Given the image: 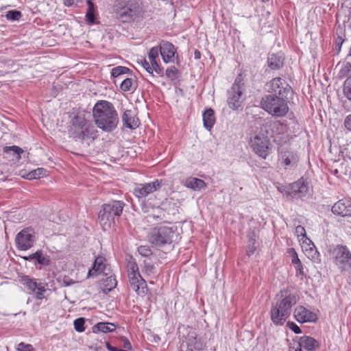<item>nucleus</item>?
Masks as SVG:
<instances>
[{
	"label": "nucleus",
	"mask_w": 351,
	"mask_h": 351,
	"mask_svg": "<svg viewBox=\"0 0 351 351\" xmlns=\"http://www.w3.org/2000/svg\"><path fill=\"white\" fill-rule=\"evenodd\" d=\"M64 3L66 6L70 7L75 3V0H64Z\"/></svg>",
	"instance_id": "nucleus-58"
},
{
	"label": "nucleus",
	"mask_w": 351,
	"mask_h": 351,
	"mask_svg": "<svg viewBox=\"0 0 351 351\" xmlns=\"http://www.w3.org/2000/svg\"><path fill=\"white\" fill-rule=\"evenodd\" d=\"M278 161L285 169L293 168L297 165L298 156L293 152L281 150L278 154Z\"/></svg>",
	"instance_id": "nucleus-17"
},
{
	"label": "nucleus",
	"mask_w": 351,
	"mask_h": 351,
	"mask_svg": "<svg viewBox=\"0 0 351 351\" xmlns=\"http://www.w3.org/2000/svg\"><path fill=\"white\" fill-rule=\"evenodd\" d=\"M332 263L341 271L351 268V252L346 246L337 245L330 251Z\"/></svg>",
	"instance_id": "nucleus-8"
},
{
	"label": "nucleus",
	"mask_w": 351,
	"mask_h": 351,
	"mask_svg": "<svg viewBox=\"0 0 351 351\" xmlns=\"http://www.w3.org/2000/svg\"><path fill=\"white\" fill-rule=\"evenodd\" d=\"M332 212L341 217L351 216V201L348 199L338 201L332 206Z\"/></svg>",
	"instance_id": "nucleus-19"
},
{
	"label": "nucleus",
	"mask_w": 351,
	"mask_h": 351,
	"mask_svg": "<svg viewBox=\"0 0 351 351\" xmlns=\"http://www.w3.org/2000/svg\"><path fill=\"white\" fill-rule=\"evenodd\" d=\"M138 253L145 257H148L152 254V250L148 246L141 245L138 247Z\"/></svg>",
	"instance_id": "nucleus-46"
},
{
	"label": "nucleus",
	"mask_w": 351,
	"mask_h": 351,
	"mask_svg": "<svg viewBox=\"0 0 351 351\" xmlns=\"http://www.w3.org/2000/svg\"><path fill=\"white\" fill-rule=\"evenodd\" d=\"M47 170L44 168H38L32 171L27 174V178L29 180L38 179L47 176Z\"/></svg>",
	"instance_id": "nucleus-38"
},
{
	"label": "nucleus",
	"mask_w": 351,
	"mask_h": 351,
	"mask_svg": "<svg viewBox=\"0 0 351 351\" xmlns=\"http://www.w3.org/2000/svg\"><path fill=\"white\" fill-rule=\"evenodd\" d=\"M122 120L124 125L130 129H136L140 125L138 119L136 117L134 112L130 110H127L124 112Z\"/></svg>",
	"instance_id": "nucleus-22"
},
{
	"label": "nucleus",
	"mask_w": 351,
	"mask_h": 351,
	"mask_svg": "<svg viewBox=\"0 0 351 351\" xmlns=\"http://www.w3.org/2000/svg\"><path fill=\"white\" fill-rule=\"evenodd\" d=\"M93 118L97 126L104 132L115 130L119 123V116L114 106L107 101H99L93 109Z\"/></svg>",
	"instance_id": "nucleus-1"
},
{
	"label": "nucleus",
	"mask_w": 351,
	"mask_h": 351,
	"mask_svg": "<svg viewBox=\"0 0 351 351\" xmlns=\"http://www.w3.org/2000/svg\"><path fill=\"white\" fill-rule=\"evenodd\" d=\"M268 127V131L272 130L273 134L271 135L274 138V141L279 143L286 142L289 139L287 133V127L281 123H274L270 125H264Z\"/></svg>",
	"instance_id": "nucleus-16"
},
{
	"label": "nucleus",
	"mask_w": 351,
	"mask_h": 351,
	"mask_svg": "<svg viewBox=\"0 0 351 351\" xmlns=\"http://www.w3.org/2000/svg\"><path fill=\"white\" fill-rule=\"evenodd\" d=\"M343 90L345 97L351 101V76L348 77L344 82Z\"/></svg>",
	"instance_id": "nucleus-40"
},
{
	"label": "nucleus",
	"mask_w": 351,
	"mask_h": 351,
	"mask_svg": "<svg viewBox=\"0 0 351 351\" xmlns=\"http://www.w3.org/2000/svg\"><path fill=\"white\" fill-rule=\"evenodd\" d=\"M270 311L271 319L275 325L281 326L291 315V308L297 303V299L293 294L287 291H280Z\"/></svg>",
	"instance_id": "nucleus-2"
},
{
	"label": "nucleus",
	"mask_w": 351,
	"mask_h": 351,
	"mask_svg": "<svg viewBox=\"0 0 351 351\" xmlns=\"http://www.w3.org/2000/svg\"><path fill=\"white\" fill-rule=\"evenodd\" d=\"M21 16V12L18 10H10L5 14L6 19L9 21H18Z\"/></svg>",
	"instance_id": "nucleus-41"
},
{
	"label": "nucleus",
	"mask_w": 351,
	"mask_h": 351,
	"mask_svg": "<svg viewBox=\"0 0 351 351\" xmlns=\"http://www.w3.org/2000/svg\"><path fill=\"white\" fill-rule=\"evenodd\" d=\"M129 280L131 288L138 295H144L145 293L146 282L142 277L130 278Z\"/></svg>",
	"instance_id": "nucleus-25"
},
{
	"label": "nucleus",
	"mask_w": 351,
	"mask_h": 351,
	"mask_svg": "<svg viewBox=\"0 0 351 351\" xmlns=\"http://www.w3.org/2000/svg\"><path fill=\"white\" fill-rule=\"evenodd\" d=\"M69 133L76 141L86 143L88 145L97 137V131L94 126L81 116H76L72 120Z\"/></svg>",
	"instance_id": "nucleus-3"
},
{
	"label": "nucleus",
	"mask_w": 351,
	"mask_h": 351,
	"mask_svg": "<svg viewBox=\"0 0 351 351\" xmlns=\"http://www.w3.org/2000/svg\"><path fill=\"white\" fill-rule=\"evenodd\" d=\"M106 348L108 349V351H125L124 350L119 349V348H117L116 347H114V346H111L110 344V343H108V342H106Z\"/></svg>",
	"instance_id": "nucleus-55"
},
{
	"label": "nucleus",
	"mask_w": 351,
	"mask_h": 351,
	"mask_svg": "<svg viewBox=\"0 0 351 351\" xmlns=\"http://www.w3.org/2000/svg\"><path fill=\"white\" fill-rule=\"evenodd\" d=\"M202 345L195 338L190 337L187 340V350L186 351H199Z\"/></svg>",
	"instance_id": "nucleus-39"
},
{
	"label": "nucleus",
	"mask_w": 351,
	"mask_h": 351,
	"mask_svg": "<svg viewBox=\"0 0 351 351\" xmlns=\"http://www.w3.org/2000/svg\"><path fill=\"white\" fill-rule=\"evenodd\" d=\"M113 10L116 17L123 23L134 21L140 13L137 0H116Z\"/></svg>",
	"instance_id": "nucleus-6"
},
{
	"label": "nucleus",
	"mask_w": 351,
	"mask_h": 351,
	"mask_svg": "<svg viewBox=\"0 0 351 351\" xmlns=\"http://www.w3.org/2000/svg\"><path fill=\"white\" fill-rule=\"evenodd\" d=\"M244 101L243 88L236 82L232 84L228 93V104L230 108L238 110Z\"/></svg>",
	"instance_id": "nucleus-13"
},
{
	"label": "nucleus",
	"mask_w": 351,
	"mask_h": 351,
	"mask_svg": "<svg viewBox=\"0 0 351 351\" xmlns=\"http://www.w3.org/2000/svg\"><path fill=\"white\" fill-rule=\"evenodd\" d=\"M268 65L272 69H278L283 65V58L281 55L271 54L268 58Z\"/></svg>",
	"instance_id": "nucleus-30"
},
{
	"label": "nucleus",
	"mask_w": 351,
	"mask_h": 351,
	"mask_svg": "<svg viewBox=\"0 0 351 351\" xmlns=\"http://www.w3.org/2000/svg\"><path fill=\"white\" fill-rule=\"evenodd\" d=\"M294 317L300 323L314 322L317 320L316 314L302 306H298L295 309Z\"/></svg>",
	"instance_id": "nucleus-18"
},
{
	"label": "nucleus",
	"mask_w": 351,
	"mask_h": 351,
	"mask_svg": "<svg viewBox=\"0 0 351 351\" xmlns=\"http://www.w3.org/2000/svg\"><path fill=\"white\" fill-rule=\"evenodd\" d=\"M293 254H294V256H293V259H292L293 264L297 265H299V264L302 263L300 260L298 258L296 252H294Z\"/></svg>",
	"instance_id": "nucleus-56"
},
{
	"label": "nucleus",
	"mask_w": 351,
	"mask_h": 351,
	"mask_svg": "<svg viewBox=\"0 0 351 351\" xmlns=\"http://www.w3.org/2000/svg\"><path fill=\"white\" fill-rule=\"evenodd\" d=\"M3 152L6 154L12 155L15 156L16 160H19L21 158V154L23 153V150L16 145H12L5 147L3 148Z\"/></svg>",
	"instance_id": "nucleus-33"
},
{
	"label": "nucleus",
	"mask_w": 351,
	"mask_h": 351,
	"mask_svg": "<svg viewBox=\"0 0 351 351\" xmlns=\"http://www.w3.org/2000/svg\"><path fill=\"white\" fill-rule=\"evenodd\" d=\"M295 234L297 235L298 238L300 240L304 239V238H308L306 236V230L304 227L302 226H298L295 228Z\"/></svg>",
	"instance_id": "nucleus-45"
},
{
	"label": "nucleus",
	"mask_w": 351,
	"mask_h": 351,
	"mask_svg": "<svg viewBox=\"0 0 351 351\" xmlns=\"http://www.w3.org/2000/svg\"><path fill=\"white\" fill-rule=\"evenodd\" d=\"M177 73H178V70L174 66H171L170 68H168L166 70V76L171 80H173L176 79Z\"/></svg>",
	"instance_id": "nucleus-44"
},
{
	"label": "nucleus",
	"mask_w": 351,
	"mask_h": 351,
	"mask_svg": "<svg viewBox=\"0 0 351 351\" xmlns=\"http://www.w3.org/2000/svg\"><path fill=\"white\" fill-rule=\"evenodd\" d=\"M195 59L200 58V52L199 51H195Z\"/></svg>",
	"instance_id": "nucleus-59"
},
{
	"label": "nucleus",
	"mask_w": 351,
	"mask_h": 351,
	"mask_svg": "<svg viewBox=\"0 0 351 351\" xmlns=\"http://www.w3.org/2000/svg\"><path fill=\"white\" fill-rule=\"evenodd\" d=\"M34 241V232L32 229L22 230L16 237L15 242L18 249L27 250L29 249Z\"/></svg>",
	"instance_id": "nucleus-14"
},
{
	"label": "nucleus",
	"mask_w": 351,
	"mask_h": 351,
	"mask_svg": "<svg viewBox=\"0 0 351 351\" xmlns=\"http://www.w3.org/2000/svg\"><path fill=\"white\" fill-rule=\"evenodd\" d=\"M31 259H36L37 262L43 265H48L50 263V258L42 251H37L29 256Z\"/></svg>",
	"instance_id": "nucleus-32"
},
{
	"label": "nucleus",
	"mask_w": 351,
	"mask_h": 351,
	"mask_svg": "<svg viewBox=\"0 0 351 351\" xmlns=\"http://www.w3.org/2000/svg\"><path fill=\"white\" fill-rule=\"evenodd\" d=\"M106 260L103 256H97L94 261L93 267L89 269L88 278L96 276L97 274L104 273L106 269Z\"/></svg>",
	"instance_id": "nucleus-21"
},
{
	"label": "nucleus",
	"mask_w": 351,
	"mask_h": 351,
	"mask_svg": "<svg viewBox=\"0 0 351 351\" xmlns=\"http://www.w3.org/2000/svg\"><path fill=\"white\" fill-rule=\"evenodd\" d=\"M138 64L141 65V66L149 73L152 74V64L149 63L147 60L143 59L140 62H138Z\"/></svg>",
	"instance_id": "nucleus-47"
},
{
	"label": "nucleus",
	"mask_w": 351,
	"mask_h": 351,
	"mask_svg": "<svg viewBox=\"0 0 351 351\" xmlns=\"http://www.w3.org/2000/svg\"><path fill=\"white\" fill-rule=\"evenodd\" d=\"M306 256L313 262H319L320 261V255L315 245H311V248L306 250L304 252Z\"/></svg>",
	"instance_id": "nucleus-37"
},
{
	"label": "nucleus",
	"mask_w": 351,
	"mask_h": 351,
	"mask_svg": "<svg viewBox=\"0 0 351 351\" xmlns=\"http://www.w3.org/2000/svg\"><path fill=\"white\" fill-rule=\"evenodd\" d=\"M183 184L186 187L195 191H200L206 186V184L203 180L193 177L186 178L183 182Z\"/></svg>",
	"instance_id": "nucleus-24"
},
{
	"label": "nucleus",
	"mask_w": 351,
	"mask_h": 351,
	"mask_svg": "<svg viewBox=\"0 0 351 351\" xmlns=\"http://www.w3.org/2000/svg\"><path fill=\"white\" fill-rule=\"evenodd\" d=\"M120 88L124 92H133L136 88V84L133 78L124 77L120 84Z\"/></svg>",
	"instance_id": "nucleus-29"
},
{
	"label": "nucleus",
	"mask_w": 351,
	"mask_h": 351,
	"mask_svg": "<svg viewBox=\"0 0 351 351\" xmlns=\"http://www.w3.org/2000/svg\"><path fill=\"white\" fill-rule=\"evenodd\" d=\"M285 195L291 197H303L309 193L308 182L303 178L290 184L289 186L278 188Z\"/></svg>",
	"instance_id": "nucleus-11"
},
{
	"label": "nucleus",
	"mask_w": 351,
	"mask_h": 351,
	"mask_svg": "<svg viewBox=\"0 0 351 351\" xmlns=\"http://www.w3.org/2000/svg\"><path fill=\"white\" fill-rule=\"evenodd\" d=\"M176 50L173 44L165 42L160 47V53L165 63L173 62Z\"/></svg>",
	"instance_id": "nucleus-20"
},
{
	"label": "nucleus",
	"mask_w": 351,
	"mask_h": 351,
	"mask_svg": "<svg viewBox=\"0 0 351 351\" xmlns=\"http://www.w3.org/2000/svg\"><path fill=\"white\" fill-rule=\"evenodd\" d=\"M295 270H296V276L300 277V278L302 279V278L304 275L302 264L300 263L299 265H297L295 266Z\"/></svg>",
	"instance_id": "nucleus-52"
},
{
	"label": "nucleus",
	"mask_w": 351,
	"mask_h": 351,
	"mask_svg": "<svg viewBox=\"0 0 351 351\" xmlns=\"http://www.w3.org/2000/svg\"><path fill=\"white\" fill-rule=\"evenodd\" d=\"M84 318L80 317L77 318L74 321V328L77 332H82L85 330L84 325Z\"/></svg>",
	"instance_id": "nucleus-43"
},
{
	"label": "nucleus",
	"mask_w": 351,
	"mask_h": 351,
	"mask_svg": "<svg viewBox=\"0 0 351 351\" xmlns=\"http://www.w3.org/2000/svg\"><path fill=\"white\" fill-rule=\"evenodd\" d=\"M300 241L301 242L302 248L304 252L306 250L311 248V245H314L308 238H304V239L300 240Z\"/></svg>",
	"instance_id": "nucleus-48"
},
{
	"label": "nucleus",
	"mask_w": 351,
	"mask_h": 351,
	"mask_svg": "<svg viewBox=\"0 0 351 351\" xmlns=\"http://www.w3.org/2000/svg\"><path fill=\"white\" fill-rule=\"evenodd\" d=\"M267 95H276L278 97L289 98L293 95V89L287 82L281 77H274L265 84Z\"/></svg>",
	"instance_id": "nucleus-9"
},
{
	"label": "nucleus",
	"mask_w": 351,
	"mask_h": 351,
	"mask_svg": "<svg viewBox=\"0 0 351 351\" xmlns=\"http://www.w3.org/2000/svg\"><path fill=\"white\" fill-rule=\"evenodd\" d=\"M117 282L114 276L110 275L102 280V290L107 293L116 287Z\"/></svg>",
	"instance_id": "nucleus-28"
},
{
	"label": "nucleus",
	"mask_w": 351,
	"mask_h": 351,
	"mask_svg": "<svg viewBox=\"0 0 351 351\" xmlns=\"http://www.w3.org/2000/svg\"><path fill=\"white\" fill-rule=\"evenodd\" d=\"M128 278H134L141 277L138 271V267L136 261L133 258H130L127 264Z\"/></svg>",
	"instance_id": "nucleus-27"
},
{
	"label": "nucleus",
	"mask_w": 351,
	"mask_h": 351,
	"mask_svg": "<svg viewBox=\"0 0 351 351\" xmlns=\"http://www.w3.org/2000/svg\"><path fill=\"white\" fill-rule=\"evenodd\" d=\"M204 126L208 130H210L215 123V117L214 110L211 108L206 110L203 114Z\"/></svg>",
	"instance_id": "nucleus-26"
},
{
	"label": "nucleus",
	"mask_w": 351,
	"mask_h": 351,
	"mask_svg": "<svg viewBox=\"0 0 351 351\" xmlns=\"http://www.w3.org/2000/svg\"><path fill=\"white\" fill-rule=\"evenodd\" d=\"M289 98L278 97L276 95H265L261 101V108L275 117H283L288 113Z\"/></svg>",
	"instance_id": "nucleus-4"
},
{
	"label": "nucleus",
	"mask_w": 351,
	"mask_h": 351,
	"mask_svg": "<svg viewBox=\"0 0 351 351\" xmlns=\"http://www.w3.org/2000/svg\"><path fill=\"white\" fill-rule=\"evenodd\" d=\"M289 328L294 332L295 334H300L302 332L300 327L293 322H288L287 324Z\"/></svg>",
	"instance_id": "nucleus-51"
},
{
	"label": "nucleus",
	"mask_w": 351,
	"mask_h": 351,
	"mask_svg": "<svg viewBox=\"0 0 351 351\" xmlns=\"http://www.w3.org/2000/svg\"><path fill=\"white\" fill-rule=\"evenodd\" d=\"M161 186V181L156 180L152 182L138 184L134 189V194L138 198L148 196Z\"/></svg>",
	"instance_id": "nucleus-15"
},
{
	"label": "nucleus",
	"mask_w": 351,
	"mask_h": 351,
	"mask_svg": "<svg viewBox=\"0 0 351 351\" xmlns=\"http://www.w3.org/2000/svg\"><path fill=\"white\" fill-rule=\"evenodd\" d=\"M21 283L25 286L31 293L34 294L37 300H43L45 298L44 293L47 291V284L38 282L36 279L24 276L21 279Z\"/></svg>",
	"instance_id": "nucleus-12"
},
{
	"label": "nucleus",
	"mask_w": 351,
	"mask_h": 351,
	"mask_svg": "<svg viewBox=\"0 0 351 351\" xmlns=\"http://www.w3.org/2000/svg\"><path fill=\"white\" fill-rule=\"evenodd\" d=\"M343 125L348 131L351 132V113L344 119Z\"/></svg>",
	"instance_id": "nucleus-50"
},
{
	"label": "nucleus",
	"mask_w": 351,
	"mask_h": 351,
	"mask_svg": "<svg viewBox=\"0 0 351 351\" xmlns=\"http://www.w3.org/2000/svg\"><path fill=\"white\" fill-rule=\"evenodd\" d=\"M175 232L173 227L160 226L154 228L150 234V242L156 247L171 243Z\"/></svg>",
	"instance_id": "nucleus-10"
},
{
	"label": "nucleus",
	"mask_w": 351,
	"mask_h": 351,
	"mask_svg": "<svg viewBox=\"0 0 351 351\" xmlns=\"http://www.w3.org/2000/svg\"><path fill=\"white\" fill-rule=\"evenodd\" d=\"M270 0H262L263 2H269Z\"/></svg>",
	"instance_id": "nucleus-61"
},
{
	"label": "nucleus",
	"mask_w": 351,
	"mask_h": 351,
	"mask_svg": "<svg viewBox=\"0 0 351 351\" xmlns=\"http://www.w3.org/2000/svg\"><path fill=\"white\" fill-rule=\"evenodd\" d=\"M94 332L95 330L98 332L107 333L113 332L116 329V326L112 323L99 322L94 326Z\"/></svg>",
	"instance_id": "nucleus-31"
},
{
	"label": "nucleus",
	"mask_w": 351,
	"mask_h": 351,
	"mask_svg": "<svg viewBox=\"0 0 351 351\" xmlns=\"http://www.w3.org/2000/svg\"><path fill=\"white\" fill-rule=\"evenodd\" d=\"M123 346L125 349L131 350L132 346L130 342L126 338L123 339Z\"/></svg>",
	"instance_id": "nucleus-57"
},
{
	"label": "nucleus",
	"mask_w": 351,
	"mask_h": 351,
	"mask_svg": "<svg viewBox=\"0 0 351 351\" xmlns=\"http://www.w3.org/2000/svg\"><path fill=\"white\" fill-rule=\"evenodd\" d=\"M130 72L129 68L122 66H118L113 68L111 71V75L114 78H121L123 79V75Z\"/></svg>",
	"instance_id": "nucleus-34"
},
{
	"label": "nucleus",
	"mask_w": 351,
	"mask_h": 351,
	"mask_svg": "<svg viewBox=\"0 0 351 351\" xmlns=\"http://www.w3.org/2000/svg\"><path fill=\"white\" fill-rule=\"evenodd\" d=\"M125 204L121 201H112L103 205L99 213V222L104 230H109L114 224L115 217L123 212Z\"/></svg>",
	"instance_id": "nucleus-5"
},
{
	"label": "nucleus",
	"mask_w": 351,
	"mask_h": 351,
	"mask_svg": "<svg viewBox=\"0 0 351 351\" xmlns=\"http://www.w3.org/2000/svg\"><path fill=\"white\" fill-rule=\"evenodd\" d=\"M337 68L339 69V77H345L351 73V64L349 62H343L338 64Z\"/></svg>",
	"instance_id": "nucleus-36"
},
{
	"label": "nucleus",
	"mask_w": 351,
	"mask_h": 351,
	"mask_svg": "<svg viewBox=\"0 0 351 351\" xmlns=\"http://www.w3.org/2000/svg\"><path fill=\"white\" fill-rule=\"evenodd\" d=\"M152 72L154 71H156V73H157L158 74H160L162 73V69L160 67V66L158 65L157 62H154L152 64Z\"/></svg>",
	"instance_id": "nucleus-54"
},
{
	"label": "nucleus",
	"mask_w": 351,
	"mask_h": 351,
	"mask_svg": "<svg viewBox=\"0 0 351 351\" xmlns=\"http://www.w3.org/2000/svg\"><path fill=\"white\" fill-rule=\"evenodd\" d=\"M299 346L307 351H315L319 348V343L314 338L309 336H303L300 338Z\"/></svg>",
	"instance_id": "nucleus-23"
},
{
	"label": "nucleus",
	"mask_w": 351,
	"mask_h": 351,
	"mask_svg": "<svg viewBox=\"0 0 351 351\" xmlns=\"http://www.w3.org/2000/svg\"><path fill=\"white\" fill-rule=\"evenodd\" d=\"M17 350L18 351H33V346L21 342L18 344Z\"/></svg>",
	"instance_id": "nucleus-49"
},
{
	"label": "nucleus",
	"mask_w": 351,
	"mask_h": 351,
	"mask_svg": "<svg viewBox=\"0 0 351 351\" xmlns=\"http://www.w3.org/2000/svg\"><path fill=\"white\" fill-rule=\"evenodd\" d=\"M88 8L86 12V21L88 23L92 24L95 22V8L91 0L87 1Z\"/></svg>",
	"instance_id": "nucleus-35"
},
{
	"label": "nucleus",
	"mask_w": 351,
	"mask_h": 351,
	"mask_svg": "<svg viewBox=\"0 0 351 351\" xmlns=\"http://www.w3.org/2000/svg\"><path fill=\"white\" fill-rule=\"evenodd\" d=\"M250 145L258 156L267 158L271 149L267 126L263 125L260 132L250 138Z\"/></svg>",
	"instance_id": "nucleus-7"
},
{
	"label": "nucleus",
	"mask_w": 351,
	"mask_h": 351,
	"mask_svg": "<svg viewBox=\"0 0 351 351\" xmlns=\"http://www.w3.org/2000/svg\"><path fill=\"white\" fill-rule=\"evenodd\" d=\"M290 351H302V348L298 346L296 348H291Z\"/></svg>",
	"instance_id": "nucleus-60"
},
{
	"label": "nucleus",
	"mask_w": 351,
	"mask_h": 351,
	"mask_svg": "<svg viewBox=\"0 0 351 351\" xmlns=\"http://www.w3.org/2000/svg\"><path fill=\"white\" fill-rule=\"evenodd\" d=\"M160 52V49L158 47H152L148 53V59L150 63L152 64L154 62L156 61V58L158 57V54Z\"/></svg>",
	"instance_id": "nucleus-42"
},
{
	"label": "nucleus",
	"mask_w": 351,
	"mask_h": 351,
	"mask_svg": "<svg viewBox=\"0 0 351 351\" xmlns=\"http://www.w3.org/2000/svg\"><path fill=\"white\" fill-rule=\"evenodd\" d=\"M144 269L147 274H150L153 272L154 267L150 263H145Z\"/></svg>",
	"instance_id": "nucleus-53"
}]
</instances>
